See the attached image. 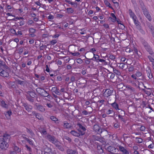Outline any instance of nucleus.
I'll return each instance as SVG.
<instances>
[{
    "label": "nucleus",
    "mask_w": 154,
    "mask_h": 154,
    "mask_svg": "<svg viewBox=\"0 0 154 154\" xmlns=\"http://www.w3.org/2000/svg\"><path fill=\"white\" fill-rule=\"evenodd\" d=\"M139 2L143 14L147 18L148 20L150 21L152 20L151 17L146 9L144 3L141 0L139 1Z\"/></svg>",
    "instance_id": "obj_1"
},
{
    "label": "nucleus",
    "mask_w": 154,
    "mask_h": 154,
    "mask_svg": "<svg viewBox=\"0 0 154 154\" xmlns=\"http://www.w3.org/2000/svg\"><path fill=\"white\" fill-rule=\"evenodd\" d=\"M139 2L143 14L147 18L148 20L150 21L152 20L151 17L146 9L144 3L141 0L139 1Z\"/></svg>",
    "instance_id": "obj_2"
},
{
    "label": "nucleus",
    "mask_w": 154,
    "mask_h": 154,
    "mask_svg": "<svg viewBox=\"0 0 154 154\" xmlns=\"http://www.w3.org/2000/svg\"><path fill=\"white\" fill-rule=\"evenodd\" d=\"M139 2L143 14L147 18L148 20L150 21L152 20L151 17L146 9L144 3L141 0L139 1Z\"/></svg>",
    "instance_id": "obj_3"
},
{
    "label": "nucleus",
    "mask_w": 154,
    "mask_h": 154,
    "mask_svg": "<svg viewBox=\"0 0 154 154\" xmlns=\"http://www.w3.org/2000/svg\"><path fill=\"white\" fill-rule=\"evenodd\" d=\"M139 2L143 14L147 18L148 20L150 21L152 20L151 17L146 9L144 3L141 0L139 1Z\"/></svg>",
    "instance_id": "obj_4"
},
{
    "label": "nucleus",
    "mask_w": 154,
    "mask_h": 154,
    "mask_svg": "<svg viewBox=\"0 0 154 154\" xmlns=\"http://www.w3.org/2000/svg\"><path fill=\"white\" fill-rule=\"evenodd\" d=\"M36 91L42 96L47 97L49 95V93L44 89L40 88H38L36 89Z\"/></svg>",
    "instance_id": "obj_5"
},
{
    "label": "nucleus",
    "mask_w": 154,
    "mask_h": 154,
    "mask_svg": "<svg viewBox=\"0 0 154 154\" xmlns=\"http://www.w3.org/2000/svg\"><path fill=\"white\" fill-rule=\"evenodd\" d=\"M3 139L0 138V148L2 149H6L8 147V144Z\"/></svg>",
    "instance_id": "obj_6"
},
{
    "label": "nucleus",
    "mask_w": 154,
    "mask_h": 154,
    "mask_svg": "<svg viewBox=\"0 0 154 154\" xmlns=\"http://www.w3.org/2000/svg\"><path fill=\"white\" fill-rule=\"evenodd\" d=\"M77 125L78 127V131L81 133V135L82 136L85 134V131L86 130V128L80 123H78Z\"/></svg>",
    "instance_id": "obj_7"
},
{
    "label": "nucleus",
    "mask_w": 154,
    "mask_h": 154,
    "mask_svg": "<svg viewBox=\"0 0 154 154\" xmlns=\"http://www.w3.org/2000/svg\"><path fill=\"white\" fill-rule=\"evenodd\" d=\"M55 146L60 150L63 151H64V149L62 145V144L57 139L53 143Z\"/></svg>",
    "instance_id": "obj_8"
},
{
    "label": "nucleus",
    "mask_w": 154,
    "mask_h": 154,
    "mask_svg": "<svg viewBox=\"0 0 154 154\" xmlns=\"http://www.w3.org/2000/svg\"><path fill=\"white\" fill-rule=\"evenodd\" d=\"M113 92V90L112 89L110 90L109 89L106 90L103 93V95L106 97H108L109 96L111 95L112 94Z\"/></svg>",
    "instance_id": "obj_9"
},
{
    "label": "nucleus",
    "mask_w": 154,
    "mask_h": 154,
    "mask_svg": "<svg viewBox=\"0 0 154 154\" xmlns=\"http://www.w3.org/2000/svg\"><path fill=\"white\" fill-rule=\"evenodd\" d=\"M107 150L109 152V153H112L113 152H116L118 149L112 146H109L107 148Z\"/></svg>",
    "instance_id": "obj_10"
},
{
    "label": "nucleus",
    "mask_w": 154,
    "mask_h": 154,
    "mask_svg": "<svg viewBox=\"0 0 154 154\" xmlns=\"http://www.w3.org/2000/svg\"><path fill=\"white\" fill-rule=\"evenodd\" d=\"M94 130L97 132L98 134H101L102 132V130L99 126L95 125L93 127Z\"/></svg>",
    "instance_id": "obj_11"
},
{
    "label": "nucleus",
    "mask_w": 154,
    "mask_h": 154,
    "mask_svg": "<svg viewBox=\"0 0 154 154\" xmlns=\"http://www.w3.org/2000/svg\"><path fill=\"white\" fill-rule=\"evenodd\" d=\"M23 106H24L25 109L28 112H29L32 109V106L30 105H28L27 103H23Z\"/></svg>",
    "instance_id": "obj_12"
},
{
    "label": "nucleus",
    "mask_w": 154,
    "mask_h": 154,
    "mask_svg": "<svg viewBox=\"0 0 154 154\" xmlns=\"http://www.w3.org/2000/svg\"><path fill=\"white\" fill-rule=\"evenodd\" d=\"M47 137L48 140L52 143L57 139L54 136L51 135H48Z\"/></svg>",
    "instance_id": "obj_13"
},
{
    "label": "nucleus",
    "mask_w": 154,
    "mask_h": 154,
    "mask_svg": "<svg viewBox=\"0 0 154 154\" xmlns=\"http://www.w3.org/2000/svg\"><path fill=\"white\" fill-rule=\"evenodd\" d=\"M36 109L39 111L44 112L45 111V109L44 106L41 105H36L35 106Z\"/></svg>",
    "instance_id": "obj_14"
},
{
    "label": "nucleus",
    "mask_w": 154,
    "mask_h": 154,
    "mask_svg": "<svg viewBox=\"0 0 154 154\" xmlns=\"http://www.w3.org/2000/svg\"><path fill=\"white\" fill-rule=\"evenodd\" d=\"M93 55L94 57L91 59L88 58L86 57V56H85V58L88 60H92L94 61H96L97 62H98V60L100 57L99 56L95 54L94 53Z\"/></svg>",
    "instance_id": "obj_15"
},
{
    "label": "nucleus",
    "mask_w": 154,
    "mask_h": 154,
    "mask_svg": "<svg viewBox=\"0 0 154 154\" xmlns=\"http://www.w3.org/2000/svg\"><path fill=\"white\" fill-rule=\"evenodd\" d=\"M119 149L120 151L122 152L124 154H129V152L124 147L119 146Z\"/></svg>",
    "instance_id": "obj_16"
},
{
    "label": "nucleus",
    "mask_w": 154,
    "mask_h": 154,
    "mask_svg": "<svg viewBox=\"0 0 154 154\" xmlns=\"http://www.w3.org/2000/svg\"><path fill=\"white\" fill-rule=\"evenodd\" d=\"M126 88L127 90L129 91L131 94L134 93L135 91V89L134 88L129 85L127 86Z\"/></svg>",
    "instance_id": "obj_17"
},
{
    "label": "nucleus",
    "mask_w": 154,
    "mask_h": 154,
    "mask_svg": "<svg viewBox=\"0 0 154 154\" xmlns=\"http://www.w3.org/2000/svg\"><path fill=\"white\" fill-rule=\"evenodd\" d=\"M51 90L52 92L55 93L56 94L60 95L61 94L60 92L59 91V90L57 89L56 87H53L52 88Z\"/></svg>",
    "instance_id": "obj_18"
},
{
    "label": "nucleus",
    "mask_w": 154,
    "mask_h": 154,
    "mask_svg": "<svg viewBox=\"0 0 154 154\" xmlns=\"http://www.w3.org/2000/svg\"><path fill=\"white\" fill-rule=\"evenodd\" d=\"M50 119L53 121L56 124H59V120L57 118L54 116H51L50 117Z\"/></svg>",
    "instance_id": "obj_19"
},
{
    "label": "nucleus",
    "mask_w": 154,
    "mask_h": 154,
    "mask_svg": "<svg viewBox=\"0 0 154 154\" xmlns=\"http://www.w3.org/2000/svg\"><path fill=\"white\" fill-rule=\"evenodd\" d=\"M70 133L76 137H79L81 135V133L80 132H78L72 130L70 132Z\"/></svg>",
    "instance_id": "obj_20"
},
{
    "label": "nucleus",
    "mask_w": 154,
    "mask_h": 154,
    "mask_svg": "<svg viewBox=\"0 0 154 154\" xmlns=\"http://www.w3.org/2000/svg\"><path fill=\"white\" fill-rule=\"evenodd\" d=\"M1 102V106L3 108L7 109L8 108V105L5 102L4 100H2L0 101Z\"/></svg>",
    "instance_id": "obj_21"
},
{
    "label": "nucleus",
    "mask_w": 154,
    "mask_h": 154,
    "mask_svg": "<svg viewBox=\"0 0 154 154\" xmlns=\"http://www.w3.org/2000/svg\"><path fill=\"white\" fill-rule=\"evenodd\" d=\"M0 75L3 77H8L9 76V75L8 73V72L5 70H3L1 74H0Z\"/></svg>",
    "instance_id": "obj_22"
},
{
    "label": "nucleus",
    "mask_w": 154,
    "mask_h": 154,
    "mask_svg": "<svg viewBox=\"0 0 154 154\" xmlns=\"http://www.w3.org/2000/svg\"><path fill=\"white\" fill-rule=\"evenodd\" d=\"M26 93L28 94V95L29 96H30V97L34 98L36 96V94L32 91H28L26 92Z\"/></svg>",
    "instance_id": "obj_23"
},
{
    "label": "nucleus",
    "mask_w": 154,
    "mask_h": 154,
    "mask_svg": "<svg viewBox=\"0 0 154 154\" xmlns=\"http://www.w3.org/2000/svg\"><path fill=\"white\" fill-rule=\"evenodd\" d=\"M146 72L149 78V79H152V75L150 67L148 68V70H146Z\"/></svg>",
    "instance_id": "obj_24"
},
{
    "label": "nucleus",
    "mask_w": 154,
    "mask_h": 154,
    "mask_svg": "<svg viewBox=\"0 0 154 154\" xmlns=\"http://www.w3.org/2000/svg\"><path fill=\"white\" fill-rule=\"evenodd\" d=\"M63 127L65 128L68 129L72 127V125L71 124L66 122H64Z\"/></svg>",
    "instance_id": "obj_25"
},
{
    "label": "nucleus",
    "mask_w": 154,
    "mask_h": 154,
    "mask_svg": "<svg viewBox=\"0 0 154 154\" xmlns=\"http://www.w3.org/2000/svg\"><path fill=\"white\" fill-rule=\"evenodd\" d=\"M129 12L130 16L132 17L133 19H134L135 18H136V17L134 14L132 12L131 9L129 10Z\"/></svg>",
    "instance_id": "obj_26"
},
{
    "label": "nucleus",
    "mask_w": 154,
    "mask_h": 154,
    "mask_svg": "<svg viewBox=\"0 0 154 154\" xmlns=\"http://www.w3.org/2000/svg\"><path fill=\"white\" fill-rule=\"evenodd\" d=\"M146 49V50L148 51L149 54L151 55H152L153 54V52L152 51V49L151 48L150 46L148 45L147 46H146V48H145Z\"/></svg>",
    "instance_id": "obj_27"
},
{
    "label": "nucleus",
    "mask_w": 154,
    "mask_h": 154,
    "mask_svg": "<svg viewBox=\"0 0 154 154\" xmlns=\"http://www.w3.org/2000/svg\"><path fill=\"white\" fill-rule=\"evenodd\" d=\"M51 149L46 146L45 148V151L44 152V154H49V153L51 151Z\"/></svg>",
    "instance_id": "obj_28"
},
{
    "label": "nucleus",
    "mask_w": 154,
    "mask_h": 154,
    "mask_svg": "<svg viewBox=\"0 0 154 154\" xmlns=\"http://www.w3.org/2000/svg\"><path fill=\"white\" fill-rule=\"evenodd\" d=\"M36 117L39 120H43L44 119L42 116L39 113H37L35 115Z\"/></svg>",
    "instance_id": "obj_29"
},
{
    "label": "nucleus",
    "mask_w": 154,
    "mask_h": 154,
    "mask_svg": "<svg viewBox=\"0 0 154 154\" xmlns=\"http://www.w3.org/2000/svg\"><path fill=\"white\" fill-rule=\"evenodd\" d=\"M112 106L116 110H118L119 109V105L116 102L111 104Z\"/></svg>",
    "instance_id": "obj_30"
},
{
    "label": "nucleus",
    "mask_w": 154,
    "mask_h": 154,
    "mask_svg": "<svg viewBox=\"0 0 154 154\" xmlns=\"http://www.w3.org/2000/svg\"><path fill=\"white\" fill-rule=\"evenodd\" d=\"M111 16L112 18L110 17L111 18V20L113 22H116V20L117 18L114 14L113 13H111Z\"/></svg>",
    "instance_id": "obj_31"
},
{
    "label": "nucleus",
    "mask_w": 154,
    "mask_h": 154,
    "mask_svg": "<svg viewBox=\"0 0 154 154\" xmlns=\"http://www.w3.org/2000/svg\"><path fill=\"white\" fill-rule=\"evenodd\" d=\"M10 137V136L7 134H4L3 135L2 137H1V138H4L3 139L4 140L6 141L7 139L9 138Z\"/></svg>",
    "instance_id": "obj_32"
},
{
    "label": "nucleus",
    "mask_w": 154,
    "mask_h": 154,
    "mask_svg": "<svg viewBox=\"0 0 154 154\" xmlns=\"http://www.w3.org/2000/svg\"><path fill=\"white\" fill-rule=\"evenodd\" d=\"M26 98L27 100H28L30 102L33 103L34 102V100L33 97H30V96H29L28 95H26Z\"/></svg>",
    "instance_id": "obj_33"
},
{
    "label": "nucleus",
    "mask_w": 154,
    "mask_h": 154,
    "mask_svg": "<svg viewBox=\"0 0 154 154\" xmlns=\"http://www.w3.org/2000/svg\"><path fill=\"white\" fill-rule=\"evenodd\" d=\"M123 116L122 115H121L120 114H119L118 115L119 119L122 121L124 122H125V119L123 117V116Z\"/></svg>",
    "instance_id": "obj_34"
},
{
    "label": "nucleus",
    "mask_w": 154,
    "mask_h": 154,
    "mask_svg": "<svg viewBox=\"0 0 154 154\" xmlns=\"http://www.w3.org/2000/svg\"><path fill=\"white\" fill-rule=\"evenodd\" d=\"M67 154H76V152L75 150L72 149H68L67 151Z\"/></svg>",
    "instance_id": "obj_35"
},
{
    "label": "nucleus",
    "mask_w": 154,
    "mask_h": 154,
    "mask_svg": "<svg viewBox=\"0 0 154 154\" xmlns=\"http://www.w3.org/2000/svg\"><path fill=\"white\" fill-rule=\"evenodd\" d=\"M95 139L96 140L99 141L102 143H105L104 139L103 138L97 137V138H95Z\"/></svg>",
    "instance_id": "obj_36"
},
{
    "label": "nucleus",
    "mask_w": 154,
    "mask_h": 154,
    "mask_svg": "<svg viewBox=\"0 0 154 154\" xmlns=\"http://www.w3.org/2000/svg\"><path fill=\"white\" fill-rule=\"evenodd\" d=\"M104 3L106 6L109 7V8L112 9V7L111 6L110 3L107 0L104 1Z\"/></svg>",
    "instance_id": "obj_37"
},
{
    "label": "nucleus",
    "mask_w": 154,
    "mask_h": 154,
    "mask_svg": "<svg viewBox=\"0 0 154 154\" xmlns=\"http://www.w3.org/2000/svg\"><path fill=\"white\" fill-rule=\"evenodd\" d=\"M118 110V112L119 114H120L121 115H122L123 116H125V112L124 110L119 108Z\"/></svg>",
    "instance_id": "obj_38"
},
{
    "label": "nucleus",
    "mask_w": 154,
    "mask_h": 154,
    "mask_svg": "<svg viewBox=\"0 0 154 154\" xmlns=\"http://www.w3.org/2000/svg\"><path fill=\"white\" fill-rule=\"evenodd\" d=\"M113 112H114L113 115L112 116H110L111 117H114V116L115 114V113L113 112V110H110V109H109L106 110V113L107 115H109L111 114Z\"/></svg>",
    "instance_id": "obj_39"
},
{
    "label": "nucleus",
    "mask_w": 154,
    "mask_h": 154,
    "mask_svg": "<svg viewBox=\"0 0 154 154\" xmlns=\"http://www.w3.org/2000/svg\"><path fill=\"white\" fill-rule=\"evenodd\" d=\"M127 68L128 69L129 72L132 71L134 69V66H127Z\"/></svg>",
    "instance_id": "obj_40"
},
{
    "label": "nucleus",
    "mask_w": 154,
    "mask_h": 154,
    "mask_svg": "<svg viewBox=\"0 0 154 154\" xmlns=\"http://www.w3.org/2000/svg\"><path fill=\"white\" fill-rule=\"evenodd\" d=\"M13 149L14 151L17 152L19 153L20 152V149L17 146H14L13 147Z\"/></svg>",
    "instance_id": "obj_41"
},
{
    "label": "nucleus",
    "mask_w": 154,
    "mask_h": 154,
    "mask_svg": "<svg viewBox=\"0 0 154 154\" xmlns=\"http://www.w3.org/2000/svg\"><path fill=\"white\" fill-rule=\"evenodd\" d=\"M26 130L27 133H29L31 136H33L34 135L32 131L30 129L27 128Z\"/></svg>",
    "instance_id": "obj_42"
},
{
    "label": "nucleus",
    "mask_w": 154,
    "mask_h": 154,
    "mask_svg": "<svg viewBox=\"0 0 154 154\" xmlns=\"http://www.w3.org/2000/svg\"><path fill=\"white\" fill-rule=\"evenodd\" d=\"M131 77L133 78L134 79L136 80V79H137V80H139L141 79H143L144 78V76L143 75H142V79H137V78L136 77L137 76L135 74H133L131 75Z\"/></svg>",
    "instance_id": "obj_43"
},
{
    "label": "nucleus",
    "mask_w": 154,
    "mask_h": 154,
    "mask_svg": "<svg viewBox=\"0 0 154 154\" xmlns=\"http://www.w3.org/2000/svg\"><path fill=\"white\" fill-rule=\"evenodd\" d=\"M66 10L68 14L72 13L74 12V10L72 8H68Z\"/></svg>",
    "instance_id": "obj_44"
},
{
    "label": "nucleus",
    "mask_w": 154,
    "mask_h": 154,
    "mask_svg": "<svg viewBox=\"0 0 154 154\" xmlns=\"http://www.w3.org/2000/svg\"><path fill=\"white\" fill-rule=\"evenodd\" d=\"M108 76H109L110 79H112L115 77V75L113 73H109L107 74Z\"/></svg>",
    "instance_id": "obj_45"
},
{
    "label": "nucleus",
    "mask_w": 154,
    "mask_h": 154,
    "mask_svg": "<svg viewBox=\"0 0 154 154\" xmlns=\"http://www.w3.org/2000/svg\"><path fill=\"white\" fill-rule=\"evenodd\" d=\"M23 138H24L25 140H26L27 142H28L30 145H33V143H32V140H29V139H28V138H27L26 137H23Z\"/></svg>",
    "instance_id": "obj_46"
},
{
    "label": "nucleus",
    "mask_w": 154,
    "mask_h": 154,
    "mask_svg": "<svg viewBox=\"0 0 154 154\" xmlns=\"http://www.w3.org/2000/svg\"><path fill=\"white\" fill-rule=\"evenodd\" d=\"M136 139H137V142L138 143H141L143 141V140L142 138L138 137H136Z\"/></svg>",
    "instance_id": "obj_47"
},
{
    "label": "nucleus",
    "mask_w": 154,
    "mask_h": 154,
    "mask_svg": "<svg viewBox=\"0 0 154 154\" xmlns=\"http://www.w3.org/2000/svg\"><path fill=\"white\" fill-rule=\"evenodd\" d=\"M126 65V64L123 63H120L119 65V67L122 69H125V65Z\"/></svg>",
    "instance_id": "obj_48"
},
{
    "label": "nucleus",
    "mask_w": 154,
    "mask_h": 154,
    "mask_svg": "<svg viewBox=\"0 0 154 154\" xmlns=\"http://www.w3.org/2000/svg\"><path fill=\"white\" fill-rule=\"evenodd\" d=\"M113 71L117 75H120V72L118 70L116 69H113Z\"/></svg>",
    "instance_id": "obj_49"
},
{
    "label": "nucleus",
    "mask_w": 154,
    "mask_h": 154,
    "mask_svg": "<svg viewBox=\"0 0 154 154\" xmlns=\"http://www.w3.org/2000/svg\"><path fill=\"white\" fill-rule=\"evenodd\" d=\"M148 57L150 61L152 63V64L154 62V59H153L151 56H148Z\"/></svg>",
    "instance_id": "obj_50"
},
{
    "label": "nucleus",
    "mask_w": 154,
    "mask_h": 154,
    "mask_svg": "<svg viewBox=\"0 0 154 154\" xmlns=\"http://www.w3.org/2000/svg\"><path fill=\"white\" fill-rule=\"evenodd\" d=\"M57 42V41L56 39L50 41L51 45H53L55 44Z\"/></svg>",
    "instance_id": "obj_51"
},
{
    "label": "nucleus",
    "mask_w": 154,
    "mask_h": 154,
    "mask_svg": "<svg viewBox=\"0 0 154 154\" xmlns=\"http://www.w3.org/2000/svg\"><path fill=\"white\" fill-rule=\"evenodd\" d=\"M16 82L18 84L20 85H22L24 83L23 81H21L19 79L17 80Z\"/></svg>",
    "instance_id": "obj_52"
},
{
    "label": "nucleus",
    "mask_w": 154,
    "mask_h": 154,
    "mask_svg": "<svg viewBox=\"0 0 154 154\" xmlns=\"http://www.w3.org/2000/svg\"><path fill=\"white\" fill-rule=\"evenodd\" d=\"M135 75L137 77H139L142 75V73L138 71L135 73Z\"/></svg>",
    "instance_id": "obj_53"
},
{
    "label": "nucleus",
    "mask_w": 154,
    "mask_h": 154,
    "mask_svg": "<svg viewBox=\"0 0 154 154\" xmlns=\"http://www.w3.org/2000/svg\"><path fill=\"white\" fill-rule=\"evenodd\" d=\"M23 48L20 47L19 48L18 53L20 54H21L23 52Z\"/></svg>",
    "instance_id": "obj_54"
},
{
    "label": "nucleus",
    "mask_w": 154,
    "mask_h": 154,
    "mask_svg": "<svg viewBox=\"0 0 154 154\" xmlns=\"http://www.w3.org/2000/svg\"><path fill=\"white\" fill-rule=\"evenodd\" d=\"M70 54H71L72 55L74 56H78L80 54V53L78 52L74 53L71 52Z\"/></svg>",
    "instance_id": "obj_55"
},
{
    "label": "nucleus",
    "mask_w": 154,
    "mask_h": 154,
    "mask_svg": "<svg viewBox=\"0 0 154 154\" xmlns=\"http://www.w3.org/2000/svg\"><path fill=\"white\" fill-rule=\"evenodd\" d=\"M76 62L80 64L82 63L83 61L81 58H79L77 59Z\"/></svg>",
    "instance_id": "obj_56"
},
{
    "label": "nucleus",
    "mask_w": 154,
    "mask_h": 154,
    "mask_svg": "<svg viewBox=\"0 0 154 154\" xmlns=\"http://www.w3.org/2000/svg\"><path fill=\"white\" fill-rule=\"evenodd\" d=\"M70 4L72 5H73L75 8H76L77 6V3L76 2H72L71 3H70Z\"/></svg>",
    "instance_id": "obj_57"
},
{
    "label": "nucleus",
    "mask_w": 154,
    "mask_h": 154,
    "mask_svg": "<svg viewBox=\"0 0 154 154\" xmlns=\"http://www.w3.org/2000/svg\"><path fill=\"white\" fill-rule=\"evenodd\" d=\"M100 61L102 63H104L105 65L107 64V63L105 61V60L103 59H99L98 62Z\"/></svg>",
    "instance_id": "obj_58"
},
{
    "label": "nucleus",
    "mask_w": 154,
    "mask_h": 154,
    "mask_svg": "<svg viewBox=\"0 0 154 154\" xmlns=\"http://www.w3.org/2000/svg\"><path fill=\"white\" fill-rule=\"evenodd\" d=\"M134 21V23L136 25L139 24L140 23L138 20H136V18H135L134 19H133Z\"/></svg>",
    "instance_id": "obj_59"
},
{
    "label": "nucleus",
    "mask_w": 154,
    "mask_h": 154,
    "mask_svg": "<svg viewBox=\"0 0 154 154\" xmlns=\"http://www.w3.org/2000/svg\"><path fill=\"white\" fill-rule=\"evenodd\" d=\"M25 147L28 150L29 152H31L32 151V149L31 147L28 146L27 145H25Z\"/></svg>",
    "instance_id": "obj_60"
},
{
    "label": "nucleus",
    "mask_w": 154,
    "mask_h": 154,
    "mask_svg": "<svg viewBox=\"0 0 154 154\" xmlns=\"http://www.w3.org/2000/svg\"><path fill=\"white\" fill-rule=\"evenodd\" d=\"M119 125L118 123H116L114 124V126L116 128H118L119 127Z\"/></svg>",
    "instance_id": "obj_61"
},
{
    "label": "nucleus",
    "mask_w": 154,
    "mask_h": 154,
    "mask_svg": "<svg viewBox=\"0 0 154 154\" xmlns=\"http://www.w3.org/2000/svg\"><path fill=\"white\" fill-rule=\"evenodd\" d=\"M75 78L74 76H72L71 78L70 81L71 82H71H73L75 81Z\"/></svg>",
    "instance_id": "obj_62"
},
{
    "label": "nucleus",
    "mask_w": 154,
    "mask_h": 154,
    "mask_svg": "<svg viewBox=\"0 0 154 154\" xmlns=\"http://www.w3.org/2000/svg\"><path fill=\"white\" fill-rule=\"evenodd\" d=\"M35 30L32 28H30L29 29V32L30 33H34L35 32Z\"/></svg>",
    "instance_id": "obj_63"
},
{
    "label": "nucleus",
    "mask_w": 154,
    "mask_h": 154,
    "mask_svg": "<svg viewBox=\"0 0 154 154\" xmlns=\"http://www.w3.org/2000/svg\"><path fill=\"white\" fill-rule=\"evenodd\" d=\"M109 58L111 60H113L115 59L116 57L115 56L111 54L110 55Z\"/></svg>",
    "instance_id": "obj_64"
}]
</instances>
